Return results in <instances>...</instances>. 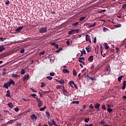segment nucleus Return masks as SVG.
I'll return each mask as SVG.
<instances>
[{
  "label": "nucleus",
  "mask_w": 126,
  "mask_h": 126,
  "mask_svg": "<svg viewBox=\"0 0 126 126\" xmlns=\"http://www.w3.org/2000/svg\"><path fill=\"white\" fill-rule=\"evenodd\" d=\"M79 32V30L78 29L76 30H72L68 32V35H73V34H75V33H78Z\"/></svg>",
  "instance_id": "f257e3e1"
},
{
  "label": "nucleus",
  "mask_w": 126,
  "mask_h": 126,
  "mask_svg": "<svg viewBox=\"0 0 126 126\" xmlns=\"http://www.w3.org/2000/svg\"><path fill=\"white\" fill-rule=\"evenodd\" d=\"M34 98L35 99H36L37 102L38 108H40L41 106H43V102L41 101V99L37 97H34Z\"/></svg>",
  "instance_id": "f03ea898"
},
{
  "label": "nucleus",
  "mask_w": 126,
  "mask_h": 126,
  "mask_svg": "<svg viewBox=\"0 0 126 126\" xmlns=\"http://www.w3.org/2000/svg\"><path fill=\"white\" fill-rule=\"evenodd\" d=\"M48 29V28L47 27H43L41 29L39 30V33H41V34H43V33H46L47 32V30Z\"/></svg>",
  "instance_id": "7ed1b4c3"
},
{
  "label": "nucleus",
  "mask_w": 126,
  "mask_h": 126,
  "mask_svg": "<svg viewBox=\"0 0 126 126\" xmlns=\"http://www.w3.org/2000/svg\"><path fill=\"white\" fill-rule=\"evenodd\" d=\"M6 84L8 87H10L11 84H12V85H14L15 84V82H14V81L12 79H10L9 82H7Z\"/></svg>",
  "instance_id": "20e7f679"
},
{
  "label": "nucleus",
  "mask_w": 126,
  "mask_h": 126,
  "mask_svg": "<svg viewBox=\"0 0 126 126\" xmlns=\"http://www.w3.org/2000/svg\"><path fill=\"white\" fill-rule=\"evenodd\" d=\"M85 26L87 27V28H91L92 27H95L96 26V23H94V24L91 25L89 23H86L85 24Z\"/></svg>",
  "instance_id": "39448f33"
},
{
  "label": "nucleus",
  "mask_w": 126,
  "mask_h": 126,
  "mask_svg": "<svg viewBox=\"0 0 126 126\" xmlns=\"http://www.w3.org/2000/svg\"><path fill=\"white\" fill-rule=\"evenodd\" d=\"M86 40L87 42H89V43H91V38L90 37V35L88 34L86 35Z\"/></svg>",
  "instance_id": "423d86ee"
},
{
  "label": "nucleus",
  "mask_w": 126,
  "mask_h": 126,
  "mask_svg": "<svg viewBox=\"0 0 126 126\" xmlns=\"http://www.w3.org/2000/svg\"><path fill=\"white\" fill-rule=\"evenodd\" d=\"M23 28H24L23 26L19 27V28H17L15 30V32H18V33H20L21 30H22V29H23Z\"/></svg>",
  "instance_id": "0eeeda50"
},
{
  "label": "nucleus",
  "mask_w": 126,
  "mask_h": 126,
  "mask_svg": "<svg viewBox=\"0 0 126 126\" xmlns=\"http://www.w3.org/2000/svg\"><path fill=\"white\" fill-rule=\"evenodd\" d=\"M31 119H32V121H36V120H37V116H36L35 114H32L31 116Z\"/></svg>",
  "instance_id": "6e6552de"
},
{
  "label": "nucleus",
  "mask_w": 126,
  "mask_h": 126,
  "mask_svg": "<svg viewBox=\"0 0 126 126\" xmlns=\"http://www.w3.org/2000/svg\"><path fill=\"white\" fill-rule=\"evenodd\" d=\"M93 60H94V56H91L88 58L89 62H91V63H92V62H93Z\"/></svg>",
  "instance_id": "1a4fd4ad"
},
{
  "label": "nucleus",
  "mask_w": 126,
  "mask_h": 126,
  "mask_svg": "<svg viewBox=\"0 0 126 126\" xmlns=\"http://www.w3.org/2000/svg\"><path fill=\"white\" fill-rule=\"evenodd\" d=\"M5 50V47L3 45H0V53Z\"/></svg>",
  "instance_id": "9d476101"
},
{
  "label": "nucleus",
  "mask_w": 126,
  "mask_h": 126,
  "mask_svg": "<svg viewBox=\"0 0 126 126\" xmlns=\"http://www.w3.org/2000/svg\"><path fill=\"white\" fill-rule=\"evenodd\" d=\"M94 50H95V54H98V53H99V46L98 45L96 46V48H95Z\"/></svg>",
  "instance_id": "9b49d317"
},
{
  "label": "nucleus",
  "mask_w": 126,
  "mask_h": 126,
  "mask_svg": "<svg viewBox=\"0 0 126 126\" xmlns=\"http://www.w3.org/2000/svg\"><path fill=\"white\" fill-rule=\"evenodd\" d=\"M100 106H101V104H100V103H96L94 105V108L95 109H98V108H100Z\"/></svg>",
  "instance_id": "f8f14e48"
},
{
  "label": "nucleus",
  "mask_w": 126,
  "mask_h": 126,
  "mask_svg": "<svg viewBox=\"0 0 126 126\" xmlns=\"http://www.w3.org/2000/svg\"><path fill=\"white\" fill-rule=\"evenodd\" d=\"M109 45H108V43H104V49L105 50H108V49H109Z\"/></svg>",
  "instance_id": "ddd939ff"
},
{
  "label": "nucleus",
  "mask_w": 126,
  "mask_h": 126,
  "mask_svg": "<svg viewBox=\"0 0 126 126\" xmlns=\"http://www.w3.org/2000/svg\"><path fill=\"white\" fill-rule=\"evenodd\" d=\"M126 81H124L122 86L123 90H125V89H126Z\"/></svg>",
  "instance_id": "4468645a"
},
{
  "label": "nucleus",
  "mask_w": 126,
  "mask_h": 126,
  "mask_svg": "<svg viewBox=\"0 0 126 126\" xmlns=\"http://www.w3.org/2000/svg\"><path fill=\"white\" fill-rule=\"evenodd\" d=\"M63 93H67V94H69V93H68V92H67V91L65 90V89H64V86H63Z\"/></svg>",
  "instance_id": "2eb2a0df"
},
{
  "label": "nucleus",
  "mask_w": 126,
  "mask_h": 126,
  "mask_svg": "<svg viewBox=\"0 0 126 126\" xmlns=\"http://www.w3.org/2000/svg\"><path fill=\"white\" fill-rule=\"evenodd\" d=\"M7 105L9 107V108H10L11 109H12V108H13V106H14L13 104H12V103L11 102H10Z\"/></svg>",
  "instance_id": "dca6fc26"
},
{
  "label": "nucleus",
  "mask_w": 126,
  "mask_h": 126,
  "mask_svg": "<svg viewBox=\"0 0 126 126\" xmlns=\"http://www.w3.org/2000/svg\"><path fill=\"white\" fill-rule=\"evenodd\" d=\"M73 75H74V76H76L77 75V72L75 69H73Z\"/></svg>",
  "instance_id": "f3484780"
},
{
  "label": "nucleus",
  "mask_w": 126,
  "mask_h": 126,
  "mask_svg": "<svg viewBox=\"0 0 126 126\" xmlns=\"http://www.w3.org/2000/svg\"><path fill=\"white\" fill-rule=\"evenodd\" d=\"M29 74H27V75L24 78V80H28V79H29Z\"/></svg>",
  "instance_id": "a211bd4d"
},
{
  "label": "nucleus",
  "mask_w": 126,
  "mask_h": 126,
  "mask_svg": "<svg viewBox=\"0 0 126 126\" xmlns=\"http://www.w3.org/2000/svg\"><path fill=\"white\" fill-rule=\"evenodd\" d=\"M63 71L64 72V73H68V74L69 73V71H68L67 69H63Z\"/></svg>",
  "instance_id": "6ab92c4d"
},
{
  "label": "nucleus",
  "mask_w": 126,
  "mask_h": 126,
  "mask_svg": "<svg viewBox=\"0 0 126 126\" xmlns=\"http://www.w3.org/2000/svg\"><path fill=\"white\" fill-rule=\"evenodd\" d=\"M6 97H10V91H9V90L7 91V94H6Z\"/></svg>",
  "instance_id": "aec40b11"
},
{
  "label": "nucleus",
  "mask_w": 126,
  "mask_h": 126,
  "mask_svg": "<svg viewBox=\"0 0 126 126\" xmlns=\"http://www.w3.org/2000/svg\"><path fill=\"white\" fill-rule=\"evenodd\" d=\"M46 108L47 107H46V106H44L43 107L39 108V111L43 112V111H45V110H46Z\"/></svg>",
  "instance_id": "412c9836"
},
{
  "label": "nucleus",
  "mask_w": 126,
  "mask_h": 126,
  "mask_svg": "<svg viewBox=\"0 0 126 126\" xmlns=\"http://www.w3.org/2000/svg\"><path fill=\"white\" fill-rule=\"evenodd\" d=\"M100 54L102 55V53H103V50H104V48H103V46L101 44H100Z\"/></svg>",
  "instance_id": "4be33fe9"
},
{
  "label": "nucleus",
  "mask_w": 126,
  "mask_h": 126,
  "mask_svg": "<svg viewBox=\"0 0 126 126\" xmlns=\"http://www.w3.org/2000/svg\"><path fill=\"white\" fill-rule=\"evenodd\" d=\"M3 87L4 88H6V89H8V86L7 85V84L6 83L3 84Z\"/></svg>",
  "instance_id": "5701e85b"
},
{
  "label": "nucleus",
  "mask_w": 126,
  "mask_h": 126,
  "mask_svg": "<svg viewBox=\"0 0 126 126\" xmlns=\"http://www.w3.org/2000/svg\"><path fill=\"white\" fill-rule=\"evenodd\" d=\"M59 83H60L61 84H64V80L63 79H61L60 80Z\"/></svg>",
  "instance_id": "b1692460"
},
{
  "label": "nucleus",
  "mask_w": 126,
  "mask_h": 126,
  "mask_svg": "<svg viewBox=\"0 0 126 126\" xmlns=\"http://www.w3.org/2000/svg\"><path fill=\"white\" fill-rule=\"evenodd\" d=\"M46 85H47V84H46V83H45V82H42V83H41V87L42 88H43V87H45V86H46Z\"/></svg>",
  "instance_id": "393cba45"
},
{
  "label": "nucleus",
  "mask_w": 126,
  "mask_h": 126,
  "mask_svg": "<svg viewBox=\"0 0 126 126\" xmlns=\"http://www.w3.org/2000/svg\"><path fill=\"white\" fill-rule=\"evenodd\" d=\"M86 50L88 53H90L91 52V48L89 47H86Z\"/></svg>",
  "instance_id": "a878e982"
},
{
  "label": "nucleus",
  "mask_w": 126,
  "mask_h": 126,
  "mask_svg": "<svg viewBox=\"0 0 126 126\" xmlns=\"http://www.w3.org/2000/svg\"><path fill=\"white\" fill-rule=\"evenodd\" d=\"M75 84V83H74V82H73V81H71L68 82V84L70 85V86H72L71 84H73V85H74Z\"/></svg>",
  "instance_id": "bb28decb"
},
{
  "label": "nucleus",
  "mask_w": 126,
  "mask_h": 126,
  "mask_svg": "<svg viewBox=\"0 0 126 126\" xmlns=\"http://www.w3.org/2000/svg\"><path fill=\"white\" fill-rule=\"evenodd\" d=\"M124 77V76H120L119 77H118V81L119 82H121V80H122V79H123V78Z\"/></svg>",
  "instance_id": "cd10ccee"
},
{
  "label": "nucleus",
  "mask_w": 126,
  "mask_h": 126,
  "mask_svg": "<svg viewBox=\"0 0 126 126\" xmlns=\"http://www.w3.org/2000/svg\"><path fill=\"white\" fill-rule=\"evenodd\" d=\"M72 104H76L77 105H78L79 104V101H72Z\"/></svg>",
  "instance_id": "c85d7f7f"
},
{
  "label": "nucleus",
  "mask_w": 126,
  "mask_h": 126,
  "mask_svg": "<svg viewBox=\"0 0 126 126\" xmlns=\"http://www.w3.org/2000/svg\"><path fill=\"white\" fill-rule=\"evenodd\" d=\"M12 77H14L15 78H17L18 77V75L15 74H12Z\"/></svg>",
  "instance_id": "c756f323"
},
{
  "label": "nucleus",
  "mask_w": 126,
  "mask_h": 126,
  "mask_svg": "<svg viewBox=\"0 0 126 126\" xmlns=\"http://www.w3.org/2000/svg\"><path fill=\"white\" fill-rule=\"evenodd\" d=\"M79 24V22H75L72 24V26H77Z\"/></svg>",
  "instance_id": "7c9ffc66"
},
{
  "label": "nucleus",
  "mask_w": 126,
  "mask_h": 126,
  "mask_svg": "<svg viewBox=\"0 0 126 126\" xmlns=\"http://www.w3.org/2000/svg\"><path fill=\"white\" fill-rule=\"evenodd\" d=\"M115 27L116 28H119L120 27H122V25L121 24H118L117 25H116L115 26Z\"/></svg>",
  "instance_id": "2f4dec72"
},
{
  "label": "nucleus",
  "mask_w": 126,
  "mask_h": 126,
  "mask_svg": "<svg viewBox=\"0 0 126 126\" xmlns=\"http://www.w3.org/2000/svg\"><path fill=\"white\" fill-rule=\"evenodd\" d=\"M56 87L57 89H61L62 88V87H63V86L58 85L57 86H56Z\"/></svg>",
  "instance_id": "473e14b6"
},
{
  "label": "nucleus",
  "mask_w": 126,
  "mask_h": 126,
  "mask_svg": "<svg viewBox=\"0 0 126 126\" xmlns=\"http://www.w3.org/2000/svg\"><path fill=\"white\" fill-rule=\"evenodd\" d=\"M89 121H90V119L89 118H86L84 120L85 123H89Z\"/></svg>",
  "instance_id": "72a5a7b5"
},
{
  "label": "nucleus",
  "mask_w": 126,
  "mask_h": 126,
  "mask_svg": "<svg viewBox=\"0 0 126 126\" xmlns=\"http://www.w3.org/2000/svg\"><path fill=\"white\" fill-rule=\"evenodd\" d=\"M86 18V17H81L80 19H79L80 21H83V20H84V19H85Z\"/></svg>",
  "instance_id": "f704fd0d"
},
{
  "label": "nucleus",
  "mask_w": 126,
  "mask_h": 126,
  "mask_svg": "<svg viewBox=\"0 0 126 126\" xmlns=\"http://www.w3.org/2000/svg\"><path fill=\"white\" fill-rule=\"evenodd\" d=\"M5 46H10V45H11V42H5Z\"/></svg>",
  "instance_id": "c9c22d12"
},
{
  "label": "nucleus",
  "mask_w": 126,
  "mask_h": 126,
  "mask_svg": "<svg viewBox=\"0 0 126 126\" xmlns=\"http://www.w3.org/2000/svg\"><path fill=\"white\" fill-rule=\"evenodd\" d=\"M107 111L109 113H112V112H113V109H112V108H108L107 109Z\"/></svg>",
  "instance_id": "e433bc0d"
},
{
  "label": "nucleus",
  "mask_w": 126,
  "mask_h": 126,
  "mask_svg": "<svg viewBox=\"0 0 126 126\" xmlns=\"http://www.w3.org/2000/svg\"><path fill=\"white\" fill-rule=\"evenodd\" d=\"M46 78H47V79H48L49 80H52L53 79V77L47 76Z\"/></svg>",
  "instance_id": "4c0bfd02"
},
{
  "label": "nucleus",
  "mask_w": 126,
  "mask_h": 126,
  "mask_svg": "<svg viewBox=\"0 0 126 126\" xmlns=\"http://www.w3.org/2000/svg\"><path fill=\"white\" fill-rule=\"evenodd\" d=\"M21 74H22V75H23V74H25V70L23 69H22V71L21 72Z\"/></svg>",
  "instance_id": "58836bf2"
},
{
  "label": "nucleus",
  "mask_w": 126,
  "mask_h": 126,
  "mask_svg": "<svg viewBox=\"0 0 126 126\" xmlns=\"http://www.w3.org/2000/svg\"><path fill=\"white\" fill-rule=\"evenodd\" d=\"M24 52H25V50L24 49H22L20 50L21 54H24Z\"/></svg>",
  "instance_id": "ea45409f"
},
{
  "label": "nucleus",
  "mask_w": 126,
  "mask_h": 126,
  "mask_svg": "<svg viewBox=\"0 0 126 126\" xmlns=\"http://www.w3.org/2000/svg\"><path fill=\"white\" fill-rule=\"evenodd\" d=\"M81 53H83V54H84V55H86V51L85 49H83L82 51H81Z\"/></svg>",
  "instance_id": "a19ab883"
},
{
  "label": "nucleus",
  "mask_w": 126,
  "mask_h": 126,
  "mask_svg": "<svg viewBox=\"0 0 126 126\" xmlns=\"http://www.w3.org/2000/svg\"><path fill=\"white\" fill-rule=\"evenodd\" d=\"M122 8H124V9H126V3L125 4H124L122 5Z\"/></svg>",
  "instance_id": "79ce46f5"
},
{
  "label": "nucleus",
  "mask_w": 126,
  "mask_h": 126,
  "mask_svg": "<svg viewBox=\"0 0 126 126\" xmlns=\"http://www.w3.org/2000/svg\"><path fill=\"white\" fill-rule=\"evenodd\" d=\"M62 50H63V48H62L61 47L59 48V49L57 51H56V53H59V52H61V51H62Z\"/></svg>",
  "instance_id": "37998d69"
},
{
  "label": "nucleus",
  "mask_w": 126,
  "mask_h": 126,
  "mask_svg": "<svg viewBox=\"0 0 126 126\" xmlns=\"http://www.w3.org/2000/svg\"><path fill=\"white\" fill-rule=\"evenodd\" d=\"M103 32H107V31H108V30H109L108 29L106 28H103Z\"/></svg>",
  "instance_id": "c03bdc74"
},
{
  "label": "nucleus",
  "mask_w": 126,
  "mask_h": 126,
  "mask_svg": "<svg viewBox=\"0 0 126 126\" xmlns=\"http://www.w3.org/2000/svg\"><path fill=\"white\" fill-rule=\"evenodd\" d=\"M50 76H54V75H55V72H51L50 73Z\"/></svg>",
  "instance_id": "a18cd8bd"
},
{
  "label": "nucleus",
  "mask_w": 126,
  "mask_h": 126,
  "mask_svg": "<svg viewBox=\"0 0 126 126\" xmlns=\"http://www.w3.org/2000/svg\"><path fill=\"white\" fill-rule=\"evenodd\" d=\"M14 111H15V112H18V111H19V108L18 107H17L16 108L14 109Z\"/></svg>",
  "instance_id": "49530a36"
},
{
  "label": "nucleus",
  "mask_w": 126,
  "mask_h": 126,
  "mask_svg": "<svg viewBox=\"0 0 126 126\" xmlns=\"http://www.w3.org/2000/svg\"><path fill=\"white\" fill-rule=\"evenodd\" d=\"M79 60H81L82 61H84V60H85V58H84V57H79Z\"/></svg>",
  "instance_id": "de8ad7c7"
},
{
  "label": "nucleus",
  "mask_w": 126,
  "mask_h": 126,
  "mask_svg": "<svg viewBox=\"0 0 126 126\" xmlns=\"http://www.w3.org/2000/svg\"><path fill=\"white\" fill-rule=\"evenodd\" d=\"M94 43H97V38H96V37H94Z\"/></svg>",
  "instance_id": "09e8293b"
},
{
  "label": "nucleus",
  "mask_w": 126,
  "mask_h": 126,
  "mask_svg": "<svg viewBox=\"0 0 126 126\" xmlns=\"http://www.w3.org/2000/svg\"><path fill=\"white\" fill-rule=\"evenodd\" d=\"M5 39H6V38H3V37H0V40H1V41L2 42H3V41H4V40H5Z\"/></svg>",
  "instance_id": "8fccbe9b"
},
{
  "label": "nucleus",
  "mask_w": 126,
  "mask_h": 126,
  "mask_svg": "<svg viewBox=\"0 0 126 126\" xmlns=\"http://www.w3.org/2000/svg\"><path fill=\"white\" fill-rule=\"evenodd\" d=\"M66 44L67 45V46H69V45H70V42L69 41V40H67L66 41Z\"/></svg>",
  "instance_id": "3c124183"
},
{
  "label": "nucleus",
  "mask_w": 126,
  "mask_h": 126,
  "mask_svg": "<svg viewBox=\"0 0 126 126\" xmlns=\"http://www.w3.org/2000/svg\"><path fill=\"white\" fill-rule=\"evenodd\" d=\"M106 11L105 9L102 10L99 12V13H102V12H105Z\"/></svg>",
  "instance_id": "603ef678"
},
{
  "label": "nucleus",
  "mask_w": 126,
  "mask_h": 126,
  "mask_svg": "<svg viewBox=\"0 0 126 126\" xmlns=\"http://www.w3.org/2000/svg\"><path fill=\"white\" fill-rule=\"evenodd\" d=\"M5 4H6V5H8L10 3V2H9V0H8L7 2H5Z\"/></svg>",
  "instance_id": "864d4df0"
},
{
  "label": "nucleus",
  "mask_w": 126,
  "mask_h": 126,
  "mask_svg": "<svg viewBox=\"0 0 126 126\" xmlns=\"http://www.w3.org/2000/svg\"><path fill=\"white\" fill-rule=\"evenodd\" d=\"M102 109H103V110H106V106H105V105H102Z\"/></svg>",
  "instance_id": "5fc2aeb1"
},
{
  "label": "nucleus",
  "mask_w": 126,
  "mask_h": 126,
  "mask_svg": "<svg viewBox=\"0 0 126 126\" xmlns=\"http://www.w3.org/2000/svg\"><path fill=\"white\" fill-rule=\"evenodd\" d=\"M31 96H32V97H34V98H36V94H31Z\"/></svg>",
  "instance_id": "6e6d98bb"
},
{
  "label": "nucleus",
  "mask_w": 126,
  "mask_h": 126,
  "mask_svg": "<svg viewBox=\"0 0 126 126\" xmlns=\"http://www.w3.org/2000/svg\"><path fill=\"white\" fill-rule=\"evenodd\" d=\"M102 57H103V58H105V57H106V53H104L103 54V53H102V54H101Z\"/></svg>",
  "instance_id": "4d7b16f0"
},
{
  "label": "nucleus",
  "mask_w": 126,
  "mask_h": 126,
  "mask_svg": "<svg viewBox=\"0 0 126 126\" xmlns=\"http://www.w3.org/2000/svg\"><path fill=\"white\" fill-rule=\"evenodd\" d=\"M85 126H93V124H91L90 125H88L87 124H85Z\"/></svg>",
  "instance_id": "13d9d810"
},
{
  "label": "nucleus",
  "mask_w": 126,
  "mask_h": 126,
  "mask_svg": "<svg viewBox=\"0 0 126 126\" xmlns=\"http://www.w3.org/2000/svg\"><path fill=\"white\" fill-rule=\"evenodd\" d=\"M40 56H41V55H45V51H42L41 52L40 54H39Z\"/></svg>",
  "instance_id": "bf43d9fd"
},
{
  "label": "nucleus",
  "mask_w": 126,
  "mask_h": 126,
  "mask_svg": "<svg viewBox=\"0 0 126 126\" xmlns=\"http://www.w3.org/2000/svg\"><path fill=\"white\" fill-rule=\"evenodd\" d=\"M90 108L91 109H94V107L93 106V105H92V104H90Z\"/></svg>",
  "instance_id": "052dcab7"
},
{
  "label": "nucleus",
  "mask_w": 126,
  "mask_h": 126,
  "mask_svg": "<svg viewBox=\"0 0 126 126\" xmlns=\"http://www.w3.org/2000/svg\"><path fill=\"white\" fill-rule=\"evenodd\" d=\"M52 124L53 125H54L55 126H56V122H55V120H54V119L52 120Z\"/></svg>",
  "instance_id": "680f3d73"
},
{
  "label": "nucleus",
  "mask_w": 126,
  "mask_h": 126,
  "mask_svg": "<svg viewBox=\"0 0 126 126\" xmlns=\"http://www.w3.org/2000/svg\"><path fill=\"white\" fill-rule=\"evenodd\" d=\"M48 125L50 126H53V124H52V122H50V121H48Z\"/></svg>",
  "instance_id": "e2e57ef3"
},
{
  "label": "nucleus",
  "mask_w": 126,
  "mask_h": 126,
  "mask_svg": "<svg viewBox=\"0 0 126 126\" xmlns=\"http://www.w3.org/2000/svg\"><path fill=\"white\" fill-rule=\"evenodd\" d=\"M109 67H106L105 68V71L108 72L109 71Z\"/></svg>",
  "instance_id": "0e129e2a"
},
{
  "label": "nucleus",
  "mask_w": 126,
  "mask_h": 126,
  "mask_svg": "<svg viewBox=\"0 0 126 126\" xmlns=\"http://www.w3.org/2000/svg\"><path fill=\"white\" fill-rule=\"evenodd\" d=\"M30 89L32 91V92H35V93L37 92V91L34 90L33 89L31 88Z\"/></svg>",
  "instance_id": "69168bd1"
},
{
  "label": "nucleus",
  "mask_w": 126,
  "mask_h": 126,
  "mask_svg": "<svg viewBox=\"0 0 126 126\" xmlns=\"http://www.w3.org/2000/svg\"><path fill=\"white\" fill-rule=\"evenodd\" d=\"M90 79H91L93 81H94V78L89 77Z\"/></svg>",
  "instance_id": "338daca9"
},
{
  "label": "nucleus",
  "mask_w": 126,
  "mask_h": 126,
  "mask_svg": "<svg viewBox=\"0 0 126 126\" xmlns=\"http://www.w3.org/2000/svg\"><path fill=\"white\" fill-rule=\"evenodd\" d=\"M55 47H56V49H59V45H58V44H56Z\"/></svg>",
  "instance_id": "774afa93"
}]
</instances>
